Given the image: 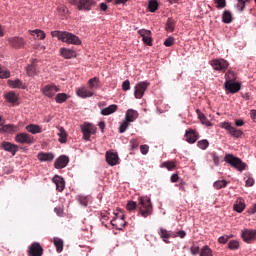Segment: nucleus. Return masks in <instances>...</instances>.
<instances>
[{
  "label": "nucleus",
  "instance_id": "nucleus-21",
  "mask_svg": "<svg viewBox=\"0 0 256 256\" xmlns=\"http://www.w3.org/2000/svg\"><path fill=\"white\" fill-rule=\"evenodd\" d=\"M106 161L111 167L119 164V155L115 152H106Z\"/></svg>",
  "mask_w": 256,
  "mask_h": 256
},
{
  "label": "nucleus",
  "instance_id": "nucleus-7",
  "mask_svg": "<svg viewBox=\"0 0 256 256\" xmlns=\"http://www.w3.org/2000/svg\"><path fill=\"white\" fill-rule=\"evenodd\" d=\"M16 143H21L22 145H31L35 143L33 136L27 133H19L15 136Z\"/></svg>",
  "mask_w": 256,
  "mask_h": 256
},
{
  "label": "nucleus",
  "instance_id": "nucleus-38",
  "mask_svg": "<svg viewBox=\"0 0 256 256\" xmlns=\"http://www.w3.org/2000/svg\"><path fill=\"white\" fill-rule=\"evenodd\" d=\"M225 83H232L237 81V77H235V72L229 70L226 74H225Z\"/></svg>",
  "mask_w": 256,
  "mask_h": 256
},
{
  "label": "nucleus",
  "instance_id": "nucleus-12",
  "mask_svg": "<svg viewBox=\"0 0 256 256\" xmlns=\"http://www.w3.org/2000/svg\"><path fill=\"white\" fill-rule=\"evenodd\" d=\"M241 237L245 243H251V241H256V230L244 229L242 230Z\"/></svg>",
  "mask_w": 256,
  "mask_h": 256
},
{
  "label": "nucleus",
  "instance_id": "nucleus-11",
  "mask_svg": "<svg viewBox=\"0 0 256 256\" xmlns=\"http://www.w3.org/2000/svg\"><path fill=\"white\" fill-rule=\"evenodd\" d=\"M58 91L59 87H57L55 84L46 85L42 88L43 95H45V97H48L49 99H53Z\"/></svg>",
  "mask_w": 256,
  "mask_h": 256
},
{
  "label": "nucleus",
  "instance_id": "nucleus-53",
  "mask_svg": "<svg viewBox=\"0 0 256 256\" xmlns=\"http://www.w3.org/2000/svg\"><path fill=\"white\" fill-rule=\"evenodd\" d=\"M228 248L231 250H237L239 249V241L237 240H232L228 243Z\"/></svg>",
  "mask_w": 256,
  "mask_h": 256
},
{
  "label": "nucleus",
  "instance_id": "nucleus-64",
  "mask_svg": "<svg viewBox=\"0 0 256 256\" xmlns=\"http://www.w3.org/2000/svg\"><path fill=\"white\" fill-rule=\"evenodd\" d=\"M250 117L254 123H256V110H251L250 111Z\"/></svg>",
  "mask_w": 256,
  "mask_h": 256
},
{
  "label": "nucleus",
  "instance_id": "nucleus-42",
  "mask_svg": "<svg viewBox=\"0 0 256 256\" xmlns=\"http://www.w3.org/2000/svg\"><path fill=\"white\" fill-rule=\"evenodd\" d=\"M67 99H69V96H67L65 93H59L55 97L56 103H65Z\"/></svg>",
  "mask_w": 256,
  "mask_h": 256
},
{
  "label": "nucleus",
  "instance_id": "nucleus-44",
  "mask_svg": "<svg viewBox=\"0 0 256 256\" xmlns=\"http://www.w3.org/2000/svg\"><path fill=\"white\" fill-rule=\"evenodd\" d=\"M200 256H213V250H211V248H209V246H204L200 250Z\"/></svg>",
  "mask_w": 256,
  "mask_h": 256
},
{
  "label": "nucleus",
  "instance_id": "nucleus-14",
  "mask_svg": "<svg viewBox=\"0 0 256 256\" xmlns=\"http://www.w3.org/2000/svg\"><path fill=\"white\" fill-rule=\"evenodd\" d=\"M224 88L227 93H239L241 91V83L239 82H225Z\"/></svg>",
  "mask_w": 256,
  "mask_h": 256
},
{
  "label": "nucleus",
  "instance_id": "nucleus-29",
  "mask_svg": "<svg viewBox=\"0 0 256 256\" xmlns=\"http://www.w3.org/2000/svg\"><path fill=\"white\" fill-rule=\"evenodd\" d=\"M117 109H119L117 104H112V105L102 109L101 110V115H104V116L113 115V113H115V111H117Z\"/></svg>",
  "mask_w": 256,
  "mask_h": 256
},
{
  "label": "nucleus",
  "instance_id": "nucleus-46",
  "mask_svg": "<svg viewBox=\"0 0 256 256\" xmlns=\"http://www.w3.org/2000/svg\"><path fill=\"white\" fill-rule=\"evenodd\" d=\"M161 167H165L166 169H168V171H173V169H175L177 165L175 164L174 161H166L162 163Z\"/></svg>",
  "mask_w": 256,
  "mask_h": 256
},
{
  "label": "nucleus",
  "instance_id": "nucleus-8",
  "mask_svg": "<svg viewBox=\"0 0 256 256\" xmlns=\"http://www.w3.org/2000/svg\"><path fill=\"white\" fill-rule=\"evenodd\" d=\"M95 5H97L95 0H79L77 9L78 11H91Z\"/></svg>",
  "mask_w": 256,
  "mask_h": 256
},
{
  "label": "nucleus",
  "instance_id": "nucleus-5",
  "mask_svg": "<svg viewBox=\"0 0 256 256\" xmlns=\"http://www.w3.org/2000/svg\"><path fill=\"white\" fill-rule=\"evenodd\" d=\"M220 127L225 129L231 137H235L236 139H239V137L243 135V131L233 127L230 122H222Z\"/></svg>",
  "mask_w": 256,
  "mask_h": 256
},
{
  "label": "nucleus",
  "instance_id": "nucleus-26",
  "mask_svg": "<svg viewBox=\"0 0 256 256\" xmlns=\"http://www.w3.org/2000/svg\"><path fill=\"white\" fill-rule=\"evenodd\" d=\"M139 117V112L137 110L128 109L125 115V120L129 123H133Z\"/></svg>",
  "mask_w": 256,
  "mask_h": 256
},
{
  "label": "nucleus",
  "instance_id": "nucleus-39",
  "mask_svg": "<svg viewBox=\"0 0 256 256\" xmlns=\"http://www.w3.org/2000/svg\"><path fill=\"white\" fill-rule=\"evenodd\" d=\"M53 243L57 253L63 252V241L60 238H54Z\"/></svg>",
  "mask_w": 256,
  "mask_h": 256
},
{
  "label": "nucleus",
  "instance_id": "nucleus-40",
  "mask_svg": "<svg viewBox=\"0 0 256 256\" xmlns=\"http://www.w3.org/2000/svg\"><path fill=\"white\" fill-rule=\"evenodd\" d=\"M148 9L150 13H155L159 9V3L157 0H150L148 4Z\"/></svg>",
  "mask_w": 256,
  "mask_h": 256
},
{
  "label": "nucleus",
  "instance_id": "nucleus-34",
  "mask_svg": "<svg viewBox=\"0 0 256 256\" xmlns=\"http://www.w3.org/2000/svg\"><path fill=\"white\" fill-rule=\"evenodd\" d=\"M234 211L237 213H243V211H245V202H243L241 199L237 200L234 204Z\"/></svg>",
  "mask_w": 256,
  "mask_h": 256
},
{
  "label": "nucleus",
  "instance_id": "nucleus-50",
  "mask_svg": "<svg viewBox=\"0 0 256 256\" xmlns=\"http://www.w3.org/2000/svg\"><path fill=\"white\" fill-rule=\"evenodd\" d=\"M216 3V8L225 9L227 7V0H214Z\"/></svg>",
  "mask_w": 256,
  "mask_h": 256
},
{
  "label": "nucleus",
  "instance_id": "nucleus-59",
  "mask_svg": "<svg viewBox=\"0 0 256 256\" xmlns=\"http://www.w3.org/2000/svg\"><path fill=\"white\" fill-rule=\"evenodd\" d=\"M227 241H229V236H227V235H224V236H221L218 238L219 243L225 244V243H227Z\"/></svg>",
  "mask_w": 256,
  "mask_h": 256
},
{
  "label": "nucleus",
  "instance_id": "nucleus-49",
  "mask_svg": "<svg viewBox=\"0 0 256 256\" xmlns=\"http://www.w3.org/2000/svg\"><path fill=\"white\" fill-rule=\"evenodd\" d=\"M11 77V72L9 70L0 68V79H9Z\"/></svg>",
  "mask_w": 256,
  "mask_h": 256
},
{
  "label": "nucleus",
  "instance_id": "nucleus-32",
  "mask_svg": "<svg viewBox=\"0 0 256 256\" xmlns=\"http://www.w3.org/2000/svg\"><path fill=\"white\" fill-rule=\"evenodd\" d=\"M222 21L223 23L229 24L233 22V14H231V11L225 10L222 14Z\"/></svg>",
  "mask_w": 256,
  "mask_h": 256
},
{
  "label": "nucleus",
  "instance_id": "nucleus-61",
  "mask_svg": "<svg viewBox=\"0 0 256 256\" xmlns=\"http://www.w3.org/2000/svg\"><path fill=\"white\" fill-rule=\"evenodd\" d=\"M192 255H199V246H192L190 248Z\"/></svg>",
  "mask_w": 256,
  "mask_h": 256
},
{
  "label": "nucleus",
  "instance_id": "nucleus-60",
  "mask_svg": "<svg viewBox=\"0 0 256 256\" xmlns=\"http://www.w3.org/2000/svg\"><path fill=\"white\" fill-rule=\"evenodd\" d=\"M253 185H255V179H253V178H248L247 180H246V187H253Z\"/></svg>",
  "mask_w": 256,
  "mask_h": 256
},
{
  "label": "nucleus",
  "instance_id": "nucleus-15",
  "mask_svg": "<svg viewBox=\"0 0 256 256\" xmlns=\"http://www.w3.org/2000/svg\"><path fill=\"white\" fill-rule=\"evenodd\" d=\"M111 225L115 227V229L121 231V229L127 225V222L125 221V215H117L116 218L111 220Z\"/></svg>",
  "mask_w": 256,
  "mask_h": 256
},
{
  "label": "nucleus",
  "instance_id": "nucleus-16",
  "mask_svg": "<svg viewBox=\"0 0 256 256\" xmlns=\"http://www.w3.org/2000/svg\"><path fill=\"white\" fill-rule=\"evenodd\" d=\"M1 148L4 151H7L8 153H11V155L13 157H15V155L17 154V152L19 151V146L12 144L11 142H2L1 143Z\"/></svg>",
  "mask_w": 256,
  "mask_h": 256
},
{
  "label": "nucleus",
  "instance_id": "nucleus-62",
  "mask_svg": "<svg viewBox=\"0 0 256 256\" xmlns=\"http://www.w3.org/2000/svg\"><path fill=\"white\" fill-rule=\"evenodd\" d=\"M54 212L56 213V215H58V217L63 216V208H61V207L54 208Z\"/></svg>",
  "mask_w": 256,
  "mask_h": 256
},
{
  "label": "nucleus",
  "instance_id": "nucleus-17",
  "mask_svg": "<svg viewBox=\"0 0 256 256\" xmlns=\"http://www.w3.org/2000/svg\"><path fill=\"white\" fill-rule=\"evenodd\" d=\"M10 45L13 47V49H21L22 47H25V39L19 36H15L8 39Z\"/></svg>",
  "mask_w": 256,
  "mask_h": 256
},
{
  "label": "nucleus",
  "instance_id": "nucleus-55",
  "mask_svg": "<svg viewBox=\"0 0 256 256\" xmlns=\"http://www.w3.org/2000/svg\"><path fill=\"white\" fill-rule=\"evenodd\" d=\"M122 89L123 91H129L131 89V82H129V80H125L122 83Z\"/></svg>",
  "mask_w": 256,
  "mask_h": 256
},
{
  "label": "nucleus",
  "instance_id": "nucleus-23",
  "mask_svg": "<svg viewBox=\"0 0 256 256\" xmlns=\"http://www.w3.org/2000/svg\"><path fill=\"white\" fill-rule=\"evenodd\" d=\"M52 181H53V183H55L56 189L60 193H61V191H63L65 189V179H63V177L56 175L53 177Z\"/></svg>",
  "mask_w": 256,
  "mask_h": 256
},
{
  "label": "nucleus",
  "instance_id": "nucleus-24",
  "mask_svg": "<svg viewBox=\"0 0 256 256\" xmlns=\"http://www.w3.org/2000/svg\"><path fill=\"white\" fill-rule=\"evenodd\" d=\"M28 77H35L37 75V60H33L31 64L26 67Z\"/></svg>",
  "mask_w": 256,
  "mask_h": 256
},
{
  "label": "nucleus",
  "instance_id": "nucleus-36",
  "mask_svg": "<svg viewBox=\"0 0 256 256\" xmlns=\"http://www.w3.org/2000/svg\"><path fill=\"white\" fill-rule=\"evenodd\" d=\"M5 99L8 103H17V94L15 92L10 91L5 94Z\"/></svg>",
  "mask_w": 256,
  "mask_h": 256
},
{
  "label": "nucleus",
  "instance_id": "nucleus-9",
  "mask_svg": "<svg viewBox=\"0 0 256 256\" xmlns=\"http://www.w3.org/2000/svg\"><path fill=\"white\" fill-rule=\"evenodd\" d=\"M29 256H43V246L39 242H33L27 251Z\"/></svg>",
  "mask_w": 256,
  "mask_h": 256
},
{
  "label": "nucleus",
  "instance_id": "nucleus-1",
  "mask_svg": "<svg viewBox=\"0 0 256 256\" xmlns=\"http://www.w3.org/2000/svg\"><path fill=\"white\" fill-rule=\"evenodd\" d=\"M52 37H57L62 43H68L69 45H81V39L73 33L67 31H52Z\"/></svg>",
  "mask_w": 256,
  "mask_h": 256
},
{
  "label": "nucleus",
  "instance_id": "nucleus-30",
  "mask_svg": "<svg viewBox=\"0 0 256 256\" xmlns=\"http://www.w3.org/2000/svg\"><path fill=\"white\" fill-rule=\"evenodd\" d=\"M39 161H53L55 159V155L53 153L40 152L38 153Z\"/></svg>",
  "mask_w": 256,
  "mask_h": 256
},
{
  "label": "nucleus",
  "instance_id": "nucleus-43",
  "mask_svg": "<svg viewBox=\"0 0 256 256\" xmlns=\"http://www.w3.org/2000/svg\"><path fill=\"white\" fill-rule=\"evenodd\" d=\"M59 142L60 143H67V132H65V129L64 128H60L59 129Z\"/></svg>",
  "mask_w": 256,
  "mask_h": 256
},
{
  "label": "nucleus",
  "instance_id": "nucleus-63",
  "mask_svg": "<svg viewBox=\"0 0 256 256\" xmlns=\"http://www.w3.org/2000/svg\"><path fill=\"white\" fill-rule=\"evenodd\" d=\"M175 235L176 237H180V239H185V236L187 235V233L183 230H180Z\"/></svg>",
  "mask_w": 256,
  "mask_h": 256
},
{
  "label": "nucleus",
  "instance_id": "nucleus-2",
  "mask_svg": "<svg viewBox=\"0 0 256 256\" xmlns=\"http://www.w3.org/2000/svg\"><path fill=\"white\" fill-rule=\"evenodd\" d=\"M138 211L141 217H151V215H153V204L151 203V198L147 196L140 197L138 200Z\"/></svg>",
  "mask_w": 256,
  "mask_h": 256
},
{
  "label": "nucleus",
  "instance_id": "nucleus-37",
  "mask_svg": "<svg viewBox=\"0 0 256 256\" xmlns=\"http://www.w3.org/2000/svg\"><path fill=\"white\" fill-rule=\"evenodd\" d=\"M251 0H238L237 4L235 5L236 9L240 12L243 13L245 11V6L247 3H249Z\"/></svg>",
  "mask_w": 256,
  "mask_h": 256
},
{
  "label": "nucleus",
  "instance_id": "nucleus-52",
  "mask_svg": "<svg viewBox=\"0 0 256 256\" xmlns=\"http://www.w3.org/2000/svg\"><path fill=\"white\" fill-rule=\"evenodd\" d=\"M31 35H37V37H39V39H41V41H43V39H45V37H46L45 32L42 30H39V29L32 31Z\"/></svg>",
  "mask_w": 256,
  "mask_h": 256
},
{
  "label": "nucleus",
  "instance_id": "nucleus-25",
  "mask_svg": "<svg viewBox=\"0 0 256 256\" xmlns=\"http://www.w3.org/2000/svg\"><path fill=\"white\" fill-rule=\"evenodd\" d=\"M77 95L82 99H87V97H93L94 93L86 87H81L77 90Z\"/></svg>",
  "mask_w": 256,
  "mask_h": 256
},
{
  "label": "nucleus",
  "instance_id": "nucleus-18",
  "mask_svg": "<svg viewBox=\"0 0 256 256\" xmlns=\"http://www.w3.org/2000/svg\"><path fill=\"white\" fill-rule=\"evenodd\" d=\"M138 33L142 37V41L143 43H145V45H149V47L153 45V39L151 38V31L142 29V30H139Z\"/></svg>",
  "mask_w": 256,
  "mask_h": 256
},
{
  "label": "nucleus",
  "instance_id": "nucleus-56",
  "mask_svg": "<svg viewBox=\"0 0 256 256\" xmlns=\"http://www.w3.org/2000/svg\"><path fill=\"white\" fill-rule=\"evenodd\" d=\"M78 201L80 204H82L84 207H87V203H89V200H87V197L85 196H79Z\"/></svg>",
  "mask_w": 256,
  "mask_h": 256
},
{
  "label": "nucleus",
  "instance_id": "nucleus-35",
  "mask_svg": "<svg viewBox=\"0 0 256 256\" xmlns=\"http://www.w3.org/2000/svg\"><path fill=\"white\" fill-rule=\"evenodd\" d=\"M0 131H3L4 133H15V131H17V126L13 124L3 125L0 128Z\"/></svg>",
  "mask_w": 256,
  "mask_h": 256
},
{
  "label": "nucleus",
  "instance_id": "nucleus-31",
  "mask_svg": "<svg viewBox=\"0 0 256 256\" xmlns=\"http://www.w3.org/2000/svg\"><path fill=\"white\" fill-rule=\"evenodd\" d=\"M196 113H197L198 119L201 121L202 125H206V127H211V122L209 121V119H207L205 114H203L201 112V110L197 109Z\"/></svg>",
  "mask_w": 256,
  "mask_h": 256
},
{
  "label": "nucleus",
  "instance_id": "nucleus-54",
  "mask_svg": "<svg viewBox=\"0 0 256 256\" xmlns=\"http://www.w3.org/2000/svg\"><path fill=\"white\" fill-rule=\"evenodd\" d=\"M164 45H165V47H173V45H175V38H173V37H168V38L164 41Z\"/></svg>",
  "mask_w": 256,
  "mask_h": 256
},
{
  "label": "nucleus",
  "instance_id": "nucleus-19",
  "mask_svg": "<svg viewBox=\"0 0 256 256\" xmlns=\"http://www.w3.org/2000/svg\"><path fill=\"white\" fill-rule=\"evenodd\" d=\"M69 165V158L65 155L58 157L54 163L55 169H65Z\"/></svg>",
  "mask_w": 256,
  "mask_h": 256
},
{
  "label": "nucleus",
  "instance_id": "nucleus-27",
  "mask_svg": "<svg viewBox=\"0 0 256 256\" xmlns=\"http://www.w3.org/2000/svg\"><path fill=\"white\" fill-rule=\"evenodd\" d=\"M26 131L32 135H37V133H43V128L37 124H29L26 126Z\"/></svg>",
  "mask_w": 256,
  "mask_h": 256
},
{
  "label": "nucleus",
  "instance_id": "nucleus-58",
  "mask_svg": "<svg viewBox=\"0 0 256 256\" xmlns=\"http://www.w3.org/2000/svg\"><path fill=\"white\" fill-rule=\"evenodd\" d=\"M140 151H141L142 155H147V153H149V146H147L146 144L141 145Z\"/></svg>",
  "mask_w": 256,
  "mask_h": 256
},
{
  "label": "nucleus",
  "instance_id": "nucleus-6",
  "mask_svg": "<svg viewBox=\"0 0 256 256\" xmlns=\"http://www.w3.org/2000/svg\"><path fill=\"white\" fill-rule=\"evenodd\" d=\"M81 131L83 133V139L85 141H89L91 139V135H95L97 133V127L93 124H84L81 126Z\"/></svg>",
  "mask_w": 256,
  "mask_h": 256
},
{
  "label": "nucleus",
  "instance_id": "nucleus-20",
  "mask_svg": "<svg viewBox=\"0 0 256 256\" xmlns=\"http://www.w3.org/2000/svg\"><path fill=\"white\" fill-rule=\"evenodd\" d=\"M158 235L161 237L164 243H169L167 239H171V237H177L174 232L168 231L167 229L160 228L158 231Z\"/></svg>",
  "mask_w": 256,
  "mask_h": 256
},
{
  "label": "nucleus",
  "instance_id": "nucleus-28",
  "mask_svg": "<svg viewBox=\"0 0 256 256\" xmlns=\"http://www.w3.org/2000/svg\"><path fill=\"white\" fill-rule=\"evenodd\" d=\"M8 85L12 89H25V84L20 79L8 80Z\"/></svg>",
  "mask_w": 256,
  "mask_h": 256
},
{
  "label": "nucleus",
  "instance_id": "nucleus-13",
  "mask_svg": "<svg viewBox=\"0 0 256 256\" xmlns=\"http://www.w3.org/2000/svg\"><path fill=\"white\" fill-rule=\"evenodd\" d=\"M185 139L187 143L193 145V143H197L199 139V132H196L194 129L190 128L185 132Z\"/></svg>",
  "mask_w": 256,
  "mask_h": 256
},
{
  "label": "nucleus",
  "instance_id": "nucleus-57",
  "mask_svg": "<svg viewBox=\"0 0 256 256\" xmlns=\"http://www.w3.org/2000/svg\"><path fill=\"white\" fill-rule=\"evenodd\" d=\"M130 147L131 149H137V147H139V140L138 139L130 140Z\"/></svg>",
  "mask_w": 256,
  "mask_h": 256
},
{
  "label": "nucleus",
  "instance_id": "nucleus-4",
  "mask_svg": "<svg viewBox=\"0 0 256 256\" xmlns=\"http://www.w3.org/2000/svg\"><path fill=\"white\" fill-rule=\"evenodd\" d=\"M210 65L214 71H219L220 73H225L229 69V62L223 58L211 60Z\"/></svg>",
  "mask_w": 256,
  "mask_h": 256
},
{
  "label": "nucleus",
  "instance_id": "nucleus-51",
  "mask_svg": "<svg viewBox=\"0 0 256 256\" xmlns=\"http://www.w3.org/2000/svg\"><path fill=\"white\" fill-rule=\"evenodd\" d=\"M137 207H139V205H137V202H135V201H128V203L126 205V209L128 211H135V209H137Z\"/></svg>",
  "mask_w": 256,
  "mask_h": 256
},
{
  "label": "nucleus",
  "instance_id": "nucleus-3",
  "mask_svg": "<svg viewBox=\"0 0 256 256\" xmlns=\"http://www.w3.org/2000/svg\"><path fill=\"white\" fill-rule=\"evenodd\" d=\"M224 161L231 165V167H234V169H237V171L241 172L247 169V164L240 158L235 157L233 154H226Z\"/></svg>",
  "mask_w": 256,
  "mask_h": 256
},
{
  "label": "nucleus",
  "instance_id": "nucleus-41",
  "mask_svg": "<svg viewBox=\"0 0 256 256\" xmlns=\"http://www.w3.org/2000/svg\"><path fill=\"white\" fill-rule=\"evenodd\" d=\"M89 89H99V78L94 77L88 81Z\"/></svg>",
  "mask_w": 256,
  "mask_h": 256
},
{
  "label": "nucleus",
  "instance_id": "nucleus-47",
  "mask_svg": "<svg viewBox=\"0 0 256 256\" xmlns=\"http://www.w3.org/2000/svg\"><path fill=\"white\" fill-rule=\"evenodd\" d=\"M224 187H227V181L226 180H218L214 182V188L215 189H224Z\"/></svg>",
  "mask_w": 256,
  "mask_h": 256
},
{
  "label": "nucleus",
  "instance_id": "nucleus-48",
  "mask_svg": "<svg viewBox=\"0 0 256 256\" xmlns=\"http://www.w3.org/2000/svg\"><path fill=\"white\" fill-rule=\"evenodd\" d=\"M197 147H199V149L205 150L207 149V147H209V140H200L197 142Z\"/></svg>",
  "mask_w": 256,
  "mask_h": 256
},
{
  "label": "nucleus",
  "instance_id": "nucleus-10",
  "mask_svg": "<svg viewBox=\"0 0 256 256\" xmlns=\"http://www.w3.org/2000/svg\"><path fill=\"white\" fill-rule=\"evenodd\" d=\"M147 87H149V82H140L135 86L134 96L136 99H142L143 95H145V91H147Z\"/></svg>",
  "mask_w": 256,
  "mask_h": 256
},
{
  "label": "nucleus",
  "instance_id": "nucleus-33",
  "mask_svg": "<svg viewBox=\"0 0 256 256\" xmlns=\"http://www.w3.org/2000/svg\"><path fill=\"white\" fill-rule=\"evenodd\" d=\"M175 25H177V22H175L173 18H168L165 26L166 31L173 33V31H175Z\"/></svg>",
  "mask_w": 256,
  "mask_h": 256
},
{
  "label": "nucleus",
  "instance_id": "nucleus-22",
  "mask_svg": "<svg viewBox=\"0 0 256 256\" xmlns=\"http://www.w3.org/2000/svg\"><path fill=\"white\" fill-rule=\"evenodd\" d=\"M60 55L64 59H73V57H77V52L73 49L69 48H60Z\"/></svg>",
  "mask_w": 256,
  "mask_h": 256
},
{
  "label": "nucleus",
  "instance_id": "nucleus-45",
  "mask_svg": "<svg viewBox=\"0 0 256 256\" xmlns=\"http://www.w3.org/2000/svg\"><path fill=\"white\" fill-rule=\"evenodd\" d=\"M131 122L127 121L126 119H124V121H122L120 123V127H119V133H125V131H127V129H129V125Z\"/></svg>",
  "mask_w": 256,
  "mask_h": 256
}]
</instances>
